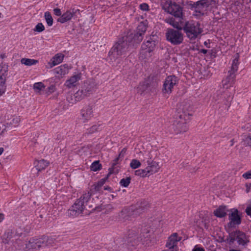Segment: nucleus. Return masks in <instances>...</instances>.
<instances>
[{"label": "nucleus", "instance_id": "obj_1", "mask_svg": "<svg viewBox=\"0 0 251 251\" xmlns=\"http://www.w3.org/2000/svg\"><path fill=\"white\" fill-rule=\"evenodd\" d=\"M161 5L163 9L175 17V18L172 17L166 19L167 23L174 28L181 29L184 20L183 8L179 4L171 0L162 2Z\"/></svg>", "mask_w": 251, "mask_h": 251}, {"label": "nucleus", "instance_id": "obj_2", "mask_svg": "<svg viewBox=\"0 0 251 251\" xmlns=\"http://www.w3.org/2000/svg\"><path fill=\"white\" fill-rule=\"evenodd\" d=\"M91 194L90 192H86L76 201L74 205L68 211V215L70 217H76L82 213L86 207L90 199Z\"/></svg>", "mask_w": 251, "mask_h": 251}, {"label": "nucleus", "instance_id": "obj_3", "mask_svg": "<svg viewBox=\"0 0 251 251\" xmlns=\"http://www.w3.org/2000/svg\"><path fill=\"white\" fill-rule=\"evenodd\" d=\"M54 243V239L49 237L32 238L26 242L25 249L26 251H34L39 250L41 247L51 246Z\"/></svg>", "mask_w": 251, "mask_h": 251}, {"label": "nucleus", "instance_id": "obj_4", "mask_svg": "<svg viewBox=\"0 0 251 251\" xmlns=\"http://www.w3.org/2000/svg\"><path fill=\"white\" fill-rule=\"evenodd\" d=\"M181 29H183L187 37L191 40H195L203 31L200 24L193 21H188L185 23L183 22Z\"/></svg>", "mask_w": 251, "mask_h": 251}, {"label": "nucleus", "instance_id": "obj_5", "mask_svg": "<svg viewBox=\"0 0 251 251\" xmlns=\"http://www.w3.org/2000/svg\"><path fill=\"white\" fill-rule=\"evenodd\" d=\"M127 49V42L119 40L109 52L108 58L112 62L116 61L117 59L125 54Z\"/></svg>", "mask_w": 251, "mask_h": 251}, {"label": "nucleus", "instance_id": "obj_6", "mask_svg": "<svg viewBox=\"0 0 251 251\" xmlns=\"http://www.w3.org/2000/svg\"><path fill=\"white\" fill-rule=\"evenodd\" d=\"M189 120L188 117L184 115H178L172 124V129L176 134L185 132L188 130L187 122Z\"/></svg>", "mask_w": 251, "mask_h": 251}, {"label": "nucleus", "instance_id": "obj_7", "mask_svg": "<svg viewBox=\"0 0 251 251\" xmlns=\"http://www.w3.org/2000/svg\"><path fill=\"white\" fill-rule=\"evenodd\" d=\"M181 29L175 30L172 28L168 29L166 33V39L174 45L181 44L183 41V34L180 31Z\"/></svg>", "mask_w": 251, "mask_h": 251}, {"label": "nucleus", "instance_id": "obj_8", "mask_svg": "<svg viewBox=\"0 0 251 251\" xmlns=\"http://www.w3.org/2000/svg\"><path fill=\"white\" fill-rule=\"evenodd\" d=\"M155 47V42L148 40L142 44L139 58L145 61L149 60L152 55V51Z\"/></svg>", "mask_w": 251, "mask_h": 251}, {"label": "nucleus", "instance_id": "obj_9", "mask_svg": "<svg viewBox=\"0 0 251 251\" xmlns=\"http://www.w3.org/2000/svg\"><path fill=\"white\" fill-rule=\"evenodd\" d=\"M138 157L141 162L148 163L153 161L156 157L157 151L156 150L151 149L150 150L140 151L138 153Z\"/></svg>", "mask_w": 251, "mask_h": 251}, {"label": "nucleus", "instance_id": "obj_10", "mask_svg": "<svg viewBox=\"0 0 251 251\" xmlns=\"http://www.w3.org/2000/svg\"><path fill=\"white\" fill-rule=\"evenodd\" d=\"M178 79L175 75H170L165 79L162 91L164 94H170L172 93L174 87L177 84Z\"/></svg>", "mask_w": 251, "mask_h": 251}, {"label": "nucleus", "instance_id": "obj_11", "mask_svg": "<svg viewBox=\"0 0 251 251\" xmlns=\"http://www.w3.org/2000/svg\"><path fill=\"white\" fill-rule=\"evenodd\" d=\"M214 0H201L197 1L195 4L196 11L200 14L203 15L207 8L211 5Z\"/></svg>", "mask_w": 251, "mask_h": 251}, {"label": "nucleus", "instance_id": "obj_12", "mask_svg": "<svg viewBox=\"0 0 251 251\" xmlns=\"http://www.w3.org/2000/svg\"><path fill=\"white\" fill-rule=\"evenodd\" d=\"M94 116L93 109L92 106L87 105L83 107L80 112V119L83 122H87Z\"/></svg>", "mask_w": 251, "mask_h": 251}, {"label": "nucleus", "instance_id": "obj_13", "mask_svg": "<svg viewBox=\"0 0 251 251\" xmlns=\"http://www.w3.org/2000/svg\"><path fill=\"white\" fill-rule=\"evenodd\" d=\"M179 109L182 111V113L179 115H184V117H187L190 119V116L192 115L193 108L191 103L189 101H184L179 105Z\"/></svg>", "mask_w": 251, "mask_h": 251}, {"label": "nucleus", "instance_id": "obj_14", "mask_svg": "<svg viewBox=\"0 0 251 251\" xmlns=\"http://www.w3.org/2000/svg\"><path fill=\"white\" fill-rule=\"evenodd\" d=\"M127 242L131 246H134L138 245L142 241V237H139L137 232L133 229L129 230L127 234Z\"/></svg>", "mask_w": 251, "mask_h": 251}, {"label": "nucleus", "instance_id": "obj_15", "mask_svg": "<svg viewBox=\"0 0 251 251\" xmlns=\"http://www.w3.org/2000/svg\"><path fill=\"white\" fill-rule=\"evenodd\" d=\"M181 240V237L178 236L177 233H174L169 237L166 246L169 249L173 250L174 248L176 246L178 241Z\"/></svg>", "mask_w": 251, "mask_h": 251}, {"label": "nucleus", "instance_id": "obj_16", "mask_svg": "<svg viewBox=\"0 0 251 251\" xmlns=\"http://www.w3.org/2000/svg\"><path fill=\"white\" fill-rule=\"evenodd\" d=\"M86 96H87L86 94L84 93L83 91L81 89L77 91L74 95H70V97L67 98V100L70 103H74L76 101H80Z\"/></svg>", "mask_w": 251, "mask_h": 251}, {"label": "nucleus", "instance_id": "obj_17", "mask_svg": "<svg viewBox=\"0 0 251 251\" xmlns=\"http://www.w3.org/2000/svg\"><path fill=\"white\" fill-rule=\"evenodd\" d=\"M236 75L228 74L227 76L222 80V85L224 88L228 89L232 87L235 82Z\"/></svg>", "mask_w": 251, "mask_h": 251}, {"label": "nucleus", "instance_id": "obj_18", "mask_svg": "<svg viewBox=\"0 0 251 251\" xmlns=\"http://www.w3.org/2000/svg\"><path fill=\"white\" fill-rule=\"evenodd\" d=\"M230 220L229 224L231 226L234 225H239L241 223V218L238 215V211L236 209H233L232 212L229 215Z\"/></svg>", "mask_w": 251, "mask_h": 251}, {"label": "nucleus", "instance_id": "obj_19", "mask_svg": "<svg viewBox=\"0 0 251 251\" xmlns=\"http://www.w3.org/2000/svg\"><path fill=\"white\" fill-rule=\"evenodd\" d=\"M151 229L149 226H146L142 227L139 237H142V240L140 243L144 244L149 241L151 238Z\"/></svg>", "mask_w": 251, "mask_h": 251}, {"label": "nucleus", "instance_id": "obj_20", "mask_svg": "<svg viewBox=\"0 0 251 251\" xmlns=\"http://www.w3.org/2000/svg\"><path fill=\"white\" fill-rule=\"evenodd\" d=\"M81 77V74L80 73L75 74L71 76L69 79L67 80L65 85L69 88L75 87L77 85Z\"/></svg>", "mask_w": 251, "mask_h": 251}, {"label": "nucleus", "instance_id": "obj_21", "mask_svg": "<svg viewBox=\"0 0 251 251\" xmlns=\"http://www.w3.org/2000/svg\"><path fill=\"white\" fill-rule=\"evenodd\" d=\"M75 13V12L74 9L67 10L57 19V21L61 23H64L71 20Z\"/></svg>", "mask_w": 251, "mask_h": 251}, {"label": "nucleus", "instance_id": "obj_22", "mask_svg": "<svg viewBox=\"0 0 251 251\" xmlns=\"http://www.w3.org/2000/svg\"><path fill=\"white\" fill-rule=\"evenodd\" d=\"M145 168L150 176L158 172L160 167L158 162L153 161L147 163V166Z\"/></svg>", "mask_w": 251, "mask_h": 251}, {"label": "nucleus", "instance_id": "obj_23", "mask_svg": "<svg viewBox=\"0 0 251 251\" xmlns=\"http://www.w3.org/2000/svg\"><path fill=\"white\" fill-rule=\"evenodd\" d=\"M64 58V55L61 53L56 54L51 59L50 61L48 63L50 68H51L61 63Z\"/></svg>", "mask_w": 251, "mask_h": 251}, {"label": "nucleus", "instance_id": "obj_24", "mask_svg": "<svg viewBox=\"0 0 251 251\" xmlns=\"http://www.w3.org/2000/svg\"><path fill=\"white\" fill-rule=\"evenodd\" d=\"M70 68L67 64H63L56 68L54 72L58 77H62L68 73Z\"/></svg>", "mask_w": 251, "mask_h": 251}, {"label": "nucleus", "instance_id": "obj_25", "mask_svg": "<svg viewBox=\"0 0 251 251\" xmlns=\"http://www.w3.org/2000/svg\"><path fill=\"white\" fill-rule=\"evenodd\" d=\"M96 84L93 81H87L86 82L82 88V90L84 93L86 94V95L89 96L90 94L92 93L93 92L96 88Z\"/></svg>", "mask_w": 251, "mask_h": 251}, {"label": "nucleus", "instance_id": "obj_26", "mask_svg": "<svg viewBox=\"0 0 251 251\" xmlns=\"http://www.w3.org/2000/svg\"><path fill=\"white\" fill-rule=\"evenodd\" d=\"M234 236L239 245H245L249 242L245 234L240 231H236L234 234Z\"/></svg>", "mask_w": 251, "mask_h": 251}, {"label": "nucleus", "instance_id": "obj_27", "mask_svg": "<svg viewBox=\"0 0 251 251\" xmlns=\"http://www.w3.org/2000/svg\"><path fill=\"white\" fill-rule=\"evenodd\" d=\"M227 210L226 206H220L214 211V214L217 217L222 218L226 215Z\"/></svg>", "mask_w": 251, "mask_h": 251}, {"label": "nucleus", "instance_id": "obj_28", "mask_svg": "<svg viewBox=\"0 0 251 251\" xmlns=\"http://www.w3.org/2000/svg\"><path fill=\"white\" fill-rule=\"evenodd\" d=\"M239 64V57L237 56L232 61V65L231 66L230 69L228 71V74L236 75L235 73L238 70Z\"/></svg>", "mask_w": 251, "mask_h": 251}, {"label": "nucleus", "instance_id": "obj_29", "mask_svg": "<svg viewBox=\"0 0 251 251\" xmlns=\"http://www.w3.org/2000/svg\"><path fill=\"white\" fill-rule=\"evenodd\" d=\"M12 238V233L11 231L5 232L1 237L2 243L8 244Z\"/></svg>", "mask_w": 251, "mask_h": 251}, {"label": "nucleus", "instance_id": "obj_30", "mask_svg": "<svg viewBox=\"0 0 251 251\" xmlns=\"http://www.w3.org/2000/svg\"><path fill=\"white\" fill-rule=\"evenodd\" d=\"M49 165V162L45 160H41L38 161L37 164L36 165V169L38 171H41L45 169Z\"/></svg>", "mask_w": 251, "mask_h": 251}, {"label": "nucleus", "instance_id": "obj_31", "mask_svg": "<svg viewBox=\"0 0 251 251\" xmlns=\"http://www.w3.org/2000/svg\"><path fill=\"white\" fill-rule=\"evenodd\" d=\"M21 62L26 66H31L36 64L38 62V60L24 58L21 59Z\"/></svg>", "mask_w": 251, "mask_h": 251}, {"label": "nucleus", "instance_id": "obj_32", "mask_svg": "<svg viewBox=\"0 0 251 251\" xmlns=\"http://www.w3.org/2000/svg\"><path fill=\"white\" fill-rule=\"evenodd\" d=\"M148 81H146L142 83H140L137 87L138 93H140L141 94L144 91H146L148 87Z\"/></svg>", "mask_w": 251, "mask_h": 251}, {"label": "nucleus", "instance_id": "obj_33", "mask_svg": "<svg viewBox=\"0 0 251 251\" xmlns=\"http://www.w3.org/2000/svg\"><path fill=\"white\" fill-rule=\"evenodd\" d=\"M148 171L146 170V168L144 169H139L135 171L134 174L135 176L142 177H145L147 176H149V175L147 172Z\"/></svg>", "mask_w": 251, "mask_h": 251}, {"label": "nucleus", "instance_id": "obj_34", "mask_svg": "<svg viewBox=\"0 0 251 251\" xmlns=\"http://www.w3.org/2000/svg\"><path fill=\"white\" fill-rule=\"evenodd\" d=\"M25 244L26 243L23 242L21 239H18L16 240L14 246L19 250L26 251V249H25Z\"/></svg>", "mask_w": 251, "mask_h": 251}, {"label": "nucleus", "instance_id": "obj_35", "mask_svg": "<svg viewBox=\"0 0 251 251\" xmlns=\"http://www.w3.org/2000/svg\"><path fill=\"white\" fill-rule=\"evenodd\" d=\"M6 77L2 74L0 76V90L2 91V93H4L6 90Z\"/></svg>", "mask_w": 251, "mask_h": 251}, {"label": "nucleus", "instance_id": "obj_36", "mask_svg": "<svg viewBox=\"0 0 251 251\" xmlns=\"http://www.w3.org/2000/svg\"><path fill=\"white\" fill-rule=\"evenodd\" d=\"M147 30V27L143 23H140L137 27V34L141 36L142 34Z\"/></svg>", "mask_w": 251, "mask_h": 251}, {"label": "nucleus", "instance_id": "obj_37", "mask_svg": "<svg viewBox=\"0 0 251 251\" xmlns=\"http://www.w3.org/2000/svg\"><path fill=\"white\" fill-rule=\"evenodd\" d=\"M107 178V177L101 179L99 182L94 185L95 191H99L100 190L101 187L105 183Z\"/></svg>", "mask_w": 251, "mask_h": 251}, {"label": "nucleus", "instance_id": "obj_38", "mask_svg": "<svg viewBox=\"0 0 251 251\" xmlns=\"http://www.w3.org/2000/svg\"><path fill=\"white\" fill-rule=\"evenodd\" d=\"M45 87L44 84L41 82L35 83L33 85V89L36 93H39Z\"/></svg>", "mask_w": 251, "mask_h": 251}, {"label": "nucleus", "instance_id": "obj_39", "mask_svg": "<svg viewBox=\"0 0 251 251\" xmlns=\"http://www.w3.org/2000/svg\"><path fill=\"white\" fill-rule=\"evenodd\" d=\"M44 16L48 25L49 26H51L53 24V19L50 12H46Z\"/></svg>", "mask_w": 251, "mask_h": 251}, {"label": "nucleus", "instance_id": "obj_40", "mask_svg": "<svg viewBox=\"0 0 251 251\" xmlns=\"http://www.w3.org/2000/svg\"><path fill=\"white\" fill-rule=\"evenodd\" d=\"M91 170L93 171H97L101 168V165L100 164L99 161H95L92 163L90 166Z\"/></svg>", "mask_w": 251, "mask_h": 251}, {"label": "nucleus", "instance_id": "obj_41", "mask_svg": "<svg viewBox=\"0 0 251 251\" xmlns=\"http://www.w3.org/2000/svg\"><path fill=\"white\" fill-rule=\"evenodd\" d=\"M141 165V163L140 161L135 159L131 160L130 163V167L133 169H137L140 167Z\"/></svg>", "mask_w": 251, "mask_h": 251}, {"label": "nucleus", "instance_id": "obj_42", "mask_svg": "<svg viewBox=\"0 0 251 251\" xmlns=\"http://www.w3.org/2000/svg\"><path fill=\"white\" fill-rule=\"evenodd\" d=\"M126 148H124L120 152V153L119 154L118 157H117L114 160V162L113 163V166H114L116 165L117 164H118V161L120 158L124 157V156H125V155L126 154Z\"/></svg>", "mask_w": 251, "mask_h": 251}, {"label": "nucleus", "instance_id": "obj_43", "mask_svg": "<svg viewBox=\"0 0 251 251\" xmlns=\"http://www.w3.org/2000/svg\"><path fill=\"white\" fill-rule=\"evenodd\" d=\"M130 180L131 178L130 177H127L126 178H123L121 180L120 184L121 186L126 187L129 185L130 182Z\"/></svg>", "mask_w": 251, "mask_h": 251}, {"label": "nucleus", "instance_id": "obj_44", "mask_svg": "<svg viewBox=\"0 0 251 251\" xmlns=\"http://www.w3.org/2000/svg\"><path fill=\"white\" fill-rule=\"evenodd\" d=\"M45 30V27L42 23H38L35 26L34 30L38 32H41Z\"/></svg>", "mask_w": 251, "mask_h": 251}, {"label": "nucleus", "instance_id": "obj_45", "mask_svg": "<svg viewBox=\"0 0 251 251\" xmlns=\"http://www.w3.org/2000/svg\"><path fill=\"white\" fill-rule=\"evenodd\" d=\"M233 98V95L232 94H229L226 98H225L226 99V102L225 104L226 105H229L230 102L232 101Z\"/></svg>", "mask_w": 251, "mask_h": 251}, {"label": "nucleus", "instance_id": "obj_46", "mask_svg": "<svg viewBox=\"0 0 251 251\" xmlns=\"http://www.w3.org/2000/svg\"><path fill=\"white\" fill-rule=\"evenodd\" d=\"M99 126L98 125H94L92 126L90 128L88 129V132L89 133H93L98 130Z\"/></svg>", "mask_w": 251, "mask_h": 251}, {"label": "nucleus", "instance_id": "obj_47", "mask_svg": "<svg viewBox=\"0 0 251 251\" xmlns=\"http://www.w3.org/2000/svg\"><path fill=\"white\" fill-rule=\"evenodd\" d=\"M244 141L247 145L251 147V136H246L244 139Z\"/></svg>", "mask_w": 251, "mask_h": 251}, {"label": "nucleus", "instance_id": "obj_48", "mask_svg": "<svg viewBox=\"0 0 251 251\" xmlns=\"http://www.w3.org/2000/svg\"><path fill=\"white\" fill-rule=\"evenodd\" d=\"M242 177L246 179H251V170L243 174Z\"/></svg>", "mask_w": 251, "mask_h": 251}, {"label": "nucleus", "instance_id": "obj_49", "mask_svg": "<svg viewBox=\"0 0 251 251\" xmlns=\"http://www.w3.org/2000/svg\"><path fill=\"white\" fill-rule=\"evenodd\" d=\"M140 8L143 11H147L149 9V5L146 3H143L140 5Z\"/></svg>", "mask_w": 251, "mask_h": 251}, {"label": "nucleus", "instance_id": "obj_50", "mask_svg": "<svg viewBox=\"0 0 251 251\" xmlns=\"http://www.w3.org/2000/svg\"><path fill=\"white\" fill-rule=\"evenodd\" d=\"M54 14L57 16H61V11L59 8H55L53 9Z\"/></svg>", "mask_w": 251, "mask_h": 251}, {"label": "nucleus", "instance_id": "obj_51", "mask_svg": "<svg viewBox=\"0 0 251 251\" xmlns=\"http://www.w3.org/2000/svg\"><path fill=\"white\" fill-rule=\"evenodd\" d=\"M246 213L251 217V203L247 206L245 210Z\"/></svg>", "mask_w": 251, "mask_h": 251}, {"label": "nucleus", "instance_id": "obj_52", "mask_svg": "<svg viewBox=\"0 0 251 251\" xmlns=\"http://www.w3.org/2000/svg\"><path fill=\"white\" fill-rule=\"evenodd\" d=\"M192 251H205L203 248L195 246Z\"/></svg>", "mask_w": 251, "mask_h": 251}, {"label": "nucleus", "instance_id": "obj_53", "mask_svg": "<svg viewBox=\"0 0 251 251\" xmlns=\"http://www.w3.org/2000/svg\"><path fill=\"white\" fill-rule=\"evenodd\" d=\"M20 121L19 117H16L12 120V123L13 124H18Z\"/></svg>", "mask_w": 251, "mask_h": 251}, {"label": "nucleus", "instance_id": "obj_54", "mask_svg": "<svg viewBox=\"0 0 251 251\" xmlns=\"http://www.w3.org/2000/svg\"><path fill=\"white\" fill-rule=\"evenodd\" d=\"M245 186L246 188V192L249 193L251 188V183H246Z\"/></svg>", "mask_w": 251, "mask_h": 251}, {"label": "nucleus", "instance_id": "obj_55", "mask_svg": "<svg viewBox=\"0 0 251 251\" xmlns=\"http://www.w3.org/2000/svg\"><path fill=\"white\" fill-rule=\"evenodd\" d=\"M1 71H3L4 73L7 72L8 71V66L4 65L2 66Z\"/></svg>", "mask_w": 251, "mask_h": 251}, {"label": "nucleus", "instance_id": "obj_56", "mask_svg": "<svg viewBox=\"0 0 251 251\" xmlns=\"http://www.w3.org/2000/svg\"><path fill=\"white\" fill-rule=\"evenodd\" d=\"M4 216L3 214L0 213V222L2 221V220L4 219Z\"/></svg>", "mask_w": 251, "mask_h": 251}, {"label": "nucleus", "instance_id": "obj_57", "mask_svg": "<svg viewBox=\"0 0 251 251\" xmlns=\"http://www.w3.org/2000/svg\"><path fill=\"white\" fill-rule=\"evenodd\" d=\"M4 149L3 148H0V155L3 153Z\"/></svg>", "mask_w": 251, "mask_h": 251}, {"label": "nucleus", "instance_id": "obj_58", "mask_svg": "<svg viewBox=\"0 0 251 251\" xmlns=\"http://www.w3.org/2000/svg\"><path fill=\"white\" fill-rule=\"evenodd\" d=\"M201 52L203 53L204 54H205L207 53V50L203 49L201 50Z\"/></svg>", "mask_w": 251, "mask_h": 251}, {"label": "nucleus", "instance_id": "obj_59", "mask_svg": "<svg viewBox=\"0 0 251 251\" xmlns=\"http://www.w3.org/2000/svg\"><path fill=\"white\" fill-rule=\"evenodd\" d=\"M230 143H231V145H230V146H233V144H234V139H232V140L230 141Z\"/></svg>", "mask_w": 251, "mask_h": 251}, {"label": "nucleus", "instance_id": "obj_60", "mask_svg": "<svg viewBox=\"0 0 251 251\" xmlns=\"http://www.w3.org/2000/svg\"><path fill=\"white\" fill-rule=\"evenodd\" d=\"M3 93H2V91L0 90V96L2 95Z\"/></svg>", "mask_w": 251, "mask_h": 251}, {"label": "nucleus", "instance_id": "obj_61", "mask_svg": "<svg viewBox=\"0 0 251 251\" xmlns=\"http://www.w3.org/2000/svg\"><path fill=\"white\" fill-rule=\"evenodd\" d=\"M153 86L155 87L156 86L155 83L153 84Z\"/></svg>", "mask_w": 251, "mask_h": 251}]
</instances>
